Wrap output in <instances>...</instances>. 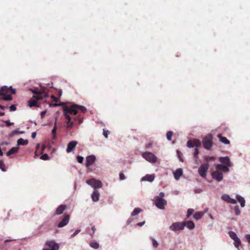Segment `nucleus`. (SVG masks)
<instances>
[{"label": "nucleus", "instance_id": "nucleus-1", "mask_svg": "<svg viewBox=\"0 0 250 250\" xmlns=\"http://www.w3.org/2000/svg\"><path fill=\"white\" fill-rule=\"evenodd\" d=\"M87 111L86 107L83 105H80L77 104H73L70 106H65L63 108V113L66 121L65 127L67 129H71L74 126V121L78 122L79 125L82 124L83 122V117L81 114L73 118V120L70 117V115H77L79 112L85 113Z\"/></svg>", "mask_w": 250, "mask_h": 250}, {"label": "nucleus", "instance_id": "nucleus-2", "mask_svg": "<svg viewBox=\"0 0 250 250\" xmlns=\"http://www.w3.org/2000/svg\"><path fill=\"white\" fill-rule=\"evenodd\" d=\"M32 92L35 94L33 97L28 101V105L30 107H39L37 101L41 100L43 98L48 96V94L44 91H40L36 90L30 89Z\"/></svg>", "mask_w": 250, "mask_h": 250}, {"label": "nucleus", "instance_id": "nucleus-3", "mask_svg": "<svg viewBox=\"0 0 250 250\" xmlns=\"http://www.w3.org/2000/svg\"><path fill=\"white\" fill-rule=\"evenodd\" d=\"M15 93V89H13L11 86L8 87L7 86H3L0 89V100L10 101L12 100L11 95Z\"/></svg>", "mask_w": 250, "mask_h": 250}, {"label": "nucleus", "instance_id": "nucleus-4", "mask_svg": "<svg viewBox=\"0 0 250 250\" xmlns=\"http://www.w3.org/2000/svg\"><path fill=\"white\" fill-rule=\"evenodd\" d=\"M165 194L163 192H161L159 196L155 197V205L156 206L161 209L165 208V206L167 205V201L163 198Z\"/></svg>", "mask_w": 250, "mask_h": 250}, {"label": "nucleus", "instance_id": "nucleus-5", "mask_svg": "<svg viewBox=\"0 0 250 250\" xmlns=\"http://www.w3.org/2000/svg\"><path fill=\"white\" fill-rule=\"evenodd\" d=\"M212 136L210 134L206 135L202 141V143L205 148L209 150L212 146Z\"/></svg>", "mask_w": 250, "mask_h": 250}, {"label": "nucleus", "instance_id": "nucleus-6", "mask_svg": "<svg viewBox=\"0 0 250 250\" xmlns=\"http://www.w3.org/2000/svg\"><path fill=\"white\" fill-rule=\"evenodd\" d=\"M47 248H43L42 250H59V246L54 240H47L45 243Z\"/></svg>", "mask_w": 250, "mask_h": 250}, {"label": "nucleus", "instance_id": "nucleus-7", "mask_svg": "<svg viewBox=\"0 0 250 250\" xmlns=\"http://www.w3.org/2000/svg\"><path fill=\"white\" fill-rule=\"evenodd\" d=\"M86 183L94 188H101L103 186L102 182L101 181L96 180L94 178L87 180Z\"/></svg>", "mask_w": 250, "mask_h": 250}, {"label": "nucleus", "instance_id": "nucleus-8", "mask_svg": "<svg viewBox=\"0 0 250 250\" xmlns=\"http://www.w3.org/2000/svg\"><path fill=\"white\" fill-rule=\"evenodd\" d=\"M186 226L185 222H175L173 223L170 227L169 229L171 230L176 231L179 230L184 229Z\"/></svg>", "mask_w": 250, "mask_h": 250}, {"label": "nucleus", "instance_id": "nucleus-9", "mask_svg": "<svg viewBox=\"0 0 250 250\" xmlns=\"http://www.w3.org/2000/svg\"><path fill=\"white\" fill-rule=\"evenodd\" d=\"M142 156L150 163H154L157 161V157L151 152H145L142 154Z\"/></svg>", "mask_w": 250, "mask_h": 250}, {"label": "nucleus", "instance_id": "nucleus-10", "mask_svg": "<svg viewBox=\"0 0 250 250\" xmlns=\"http://www.w3.org/2000/svg\"><path fill=\"white\" fill-rule=\"evenodd\" d=\"M209 168V165L207 164H202L198 169L199 175L203 178H205L207 176V172Z\"/></svg>", "mask_w": 250, "mask_h": 250}, {"label": "nucleus", "instance_id": "nucleus-11", "mask_svg": "<svg viewBox=\"0 0 250 250\" xmlns=\"http://www.w3.org/2000/svg\"><path fill=\"white\" fill-rule=\"evenodd\" d=\"M201 145V142L198 139L189 140L187 143V146L189 148L193 147H200Z\"/></svg>", "mask_w": 250, "mask_h": 250}, {"label": "nucleus", "instance_id": "nucleus-12", "mask_svg": "<svg viewBox=\"0 0 250 250\" xmlns=\"http://www.w3.org/2000/svg\"><path fill=\"white\" fill-rule=\"evenodd\" d=\"M70 216L68 214H65L63 216L61 221L58 224V228H62L65 226L69 221Z\"/></svg>", "mask_w": 250, "mask_h": 250}, {"label": "nucleus", "instance_id": "nucleus-13", "mask_svg": "<svg viewBox=\"0 0 250 250\" xmlns=\"http://www.w3.org/2000/svg\"><path fill=\"white\" fill-rule=\"evenodd\" d=\"M212 178L216 181L219 182L222 181L223 178V175L222 172H219L218 170H216L212 173Z\"/></svg>", "mask_w": 250, "mask_h": 250}, {"label": "nucleus", "instance_id": "nucleus-14", "mask_svg": "<svg viewBox=\"0 0 250 250\" xmlns=\"http://www.w3.org/2000/svg\"><path fill=\"white\" fill-rule=\"evenodd\" d=\"M77 144L78 142L76 141H72L69 142V143L67 145L66 152L67 153H70V152L73 151Z\"/></svg>", "mask_w": 250, "mask_h": 250}, {"label": "nucleus", "instance_id": "nucleus-15", "mask_svg": "<svg viewBox=\"0 0 250 250\" xmlns=\"http://www.w3.org/2000/svg\"><path fill=\"white\" fill-rule=\"evenodd\" d=\"M96 160V157L94 155H89L86 158L85 166L86 167H89L91 166Z\"/></svg>", "mask_w": 250, "mask_h": 250}, {"label": "nucleus", "instance_id": "nucleus-16", "mask_svg": "<svg viewBox=\"0 0 250 250\" xmlns=\"http://www.w3.org/2000/svg\"><path fill=\"white\" fill-rule=\"evenodd\" d=\"M66 206L65 205H61L56 209L55 215H59L63 212V211L66 209Z\"/></svg>", "mask_w": 250, "mask_h": 250}, {"label": "nucleus", "instance_id": "nucleus-17", "mask_svg": "<svg viewBox=\"0 0 250 250\" xmlns=\"http://www.w3.org/2000/svg\"><path fill=\"white\" fill-rule=\"evenodd\" d=\"M219 161L221 163L223 164L224 165L228 167H230L231 166L230 160L227 156L224 157H220L219 158Z\"/></svg>", "mask_w": 250, "mask_h": 250}, {"label": "nucleus", "instance_id": "nucleus-18", "mask_svg": "<svg viewBox=\"0 0 250 250\" xmlns=\"http://www.w3.org/2000/svg\"><path fill=\"white\" fill-rule=\"evenodd\" d=\"M216 169L217 170H222L225 172H228L229 171V168L228 167L221 164H217L216 166Z\"/></svg>", "mask_w": 250, "mask_h": 250}, {"label": "nucleus", "instance_id": "nucleus-19", "mask_svg": "<svg viewBox=\"0 0 250 250\" xmlns=\"http://www.w3.org/2000/svg\"><path fill=\"white\" fill-rule=\"evenodd\" d=\"M217 137L219 139L220 141L223 144L226 145L230 144L229 141L226 137L222 136L221 134H218Z\"/></svg>", "mask_w": 250, "mask_h": 250}, {"label": "nucleus", "instance_id": "nucleus-20", "mask_svg": "<svg viewBox=\"0 0 250 250\" xmlns=\"http://www.w3.org/2000/svg\"><path fill=\"white\" fill-rule=\"evenodd\" d=\"M183 174V170L182 168H178L176 170V171L174 172V176L176 180H178L181 176Z\"/></svg>", "mask_w": 250, "mask_h": 250}, {"label": "nucleus", "instance_id": "nucleus-21", "mask_svg": "<svg viewBox=\"0 0 250 250\" xmlns=\"http://www.w3.org/2000/svg\"><path fill=\"white\" fill-rule=\"evenodd\" d=\"M155 176L154 175L147 174L142 178V181H147L148 182H152L154 179Z\"/></svg>", "mask_w": 250, "mask_h": 250}, {"label": "nucleus", "instance_id": "nucleus-22", "mask_svg": "<svg viewBox=\"0 0 250 250\" xmlns=\"http://www.w3.org/2000/svg\"><path fill=\"white\" fill-rule=\"evenodd\" d=\"M100 197V194L98 191L95 190L91 196L92 199L94 202H97L99 200Z\"/></svg>", "mask_w": 250, "mask_h": 250}, {"label": "nucleus", "instance_id": "nucleus-23", "mask_svg": "<svg viewBox=\"0 0 250 250\" xmlns=\"http://www.w3.org/2000/svg\"><path fill=\"white\" fill-rule=\"evenodd\" d=\"M57 129V124H56V122H55L54 126V127L52 130V132H51V134H52V140H55L57 139V136H56Z\"/></svg>", "mask_w": 250, "mask_h": 250}, {"label": "nucleus", "instance_id": "nucleus-24", "mask_svg": "<svg viewBox=\"0 0 250 250\" xmlns=\"http://www.w3.org/2000/svg\"><path fill=\"white\" fill-rule=\"evenodd\" d=\"M18 150H19L18 147H13L7 152L6 155L7 156H9L12 154H15L17 152H18Z\"/></svg>", "mask_w": 250, "mask_h": 250}, {"label": "nucleus", "instance_id": "nucleus-25", "mask_svg": "<svg viewBox=\"0 0 250 250\" xmlns=\"http://www.w3.org/2000/svg\"><path fill=\"white\" fill-rule=\"evenodd\" d=\"M236 199L240 202L241 207H244L245 205V200L243 197L240 195H237Z\"/></svg>", "mask_w": 250, "mask_h": 250}, {"label": "nucleus", "instance_id": "nucleus-26", "mask_svg": "<svg viewBox=\"0 0 250 250\" xmlns=\"http://www.w3.org/2000/svg\"><path fill=\"white\" fill-rule=\"evenodd\" d=\"M28 141L27 140H24L22 138L18 139L17 141V144L18 146L20 145H26L28 144Z\"/></svg>", "mask_w": 250, "mask_h": 250}, {"label": "nucleus", "instance_id": "nucleus-27", "mask_svg": "<svg viewBox=\"0 0 250 250\" xmlns=\"http://www.w3.org/2000/svg\"><path fill=\"white\" fill-rule=\"evenodd\" d=\"M204 213L202 212H197L193 215V218L196 220H199L203 216Z\"/></svg>", "mask_w": 250, "mask_h": 250}, {"label": "nucleus", "instance_id": "nucleus-28", "mask_svg": "<svg viewBox=\"0 0 250 250\" xmlns=\"http://www.w3.org/2000/svg\"><path fill=\"white\" fill-rule=\"evenodd\" d=\"M185 224H186V226L189 229H193L195 227L194 224L192 221H188L187 222L185 223Z\"/></svg>", "mask_w": 250, "mask_h": 250}, {"label": "nucleus", "instance_id": "nucleus-29", "mask_svg": "<svg viewBox=\"0 0 250 250\" xmlns=\"http://www.w3.org/2000/svg\"><path fill=\"white\" fill-rule=\"evenodd\" d=\"M142 210L140 208H135L131 213V215L134 216L142 212Z\"/></svg>", "mask_w": 250, "mask_h": 250}, {"label": "nucleus", "instance_id": "nucleus-30", "mask_svg": "<svg viewBox=\"0 0 250 250\" xmlns=\"http://www.w3.org/2000/svg\"><path fill=\"white\" fill-rule=\"evenodd\" d=\"M24 133V131H18L17 130H15L12 131L9 134V136L10 137H13L15 134H23Z\"/></svg>", "mask_w": 250, "mask_h": 250}, {"label": "nucleus", "instance_id": "nucleus-31", "mask_svg": "<svg viewBox=\"0 0 250 250\" xmlns=\"http://www.w3.org/2000/svg\"><path fill=\"white\" fill-rule=\"evenodd\" d=\"M234 240V245L236 248L239 249V247L241 244V241L240 239L238 237L236 239L233 240Z\"/></svg>", "mask_w": 250, "mask_h": 250}, {"label": "nucleus", "instance_id": "nucleus-32", "mask_svg": "<svg viewBox=\"0 0 250 250\" xmlns=\"http://www.w3.org/2000/svg\"><path fill=\"white\" fill-rule=\"evenodd\" d=\"M90 246L91 247L95 249H97L99 248V244L96 242H91L90 243Z\"/></svg>", "mask_w": 250, "mask_h": 250}, {"label": "nucleus", "instance_id": "nucleus-33", "mask_svg": "<svg viewBox=\"0 0 250 250\" xmlns=\"http://www.w3.org/2000/svg\"><path fill=\"white\" fill-rule=\"evenodd\" d=\"M229 234L230 237L233 240H234V239H236L237 238H238L236 234L233 231H229Z\"/></svg>", "mask_w": 250, "mask_h": 250}, {"label": "nucleus", "instance_id": "nucleus-34", "mask_svg": "<svg viewBox=\"0 0 250 250\" xmlns=\"http://www.w3.org/2000/svg\"><path fill=\"white\" fill-rule=\"evenodd\" d=\"M230 198V197H229V196L227 194H224L222 196V200L225 201L228 203H229Z\"/></svg>", "mask_w": 250, "mask_h": 250}, {"label": "nucleus", "instance_id": "nucleus-35", "mask_svg": "<svg viewBox=\"0 0 250 250\" xmlns=\"http://www.w3.org/2000/svg\"><path fill=\"white\" fill-rule=\"evenodd\" d=\"M173 135V132L171 131H169L167 133V138L168 141L171 140V137Z\"/></svg>", "mask_w": 250, "mask_h": 250}, {"label": "nucleus", "instance_id": "nucleus-36", "mask_svg": "<svg viewBox=\"0 0 250 250\" xmlns=\"http://www.w3.org/2000/svg\"><path fill=\"white\" fill-rule=\"evenodd\" d=\"M0 169L2 171H5L6 169L5 168V165L2 160H0Z\"/></svg>", "mask_w": 250, "mask_h": 250}, {"label": "nucleus", "instance_id": "nucleus-37", "mask_svg": "<svg viewBox=\"0 0 250 250\" xmlns=\"http://www.w3.org/2000/svg\"><path fill=\"white\" fill-rule=\"evenodd\" d=\"M150 239H151L152 240V245H153V246L154 247V248H157L159 244H158V243L157 242V241H156L154 238H153L152 237H150Z\"/></svg>", "mask_w": 250, "mask_h": 250}, {"label": "nucleus", "instance_id": "nucleus-38", "mask_svg": "<svg viewBox=\"0 0 250 250\" xmlns=\"http://www.w3.org/2000/svg\"><path fill=\"white\" fill-rule=\"evenodd\" d=\"M199 147H195L194 149V157L196 158L198 157V155L199 154Z\"/></svg>", "mask_w": 250, "mask_h": 250}, {"label": "nucleus", "instance_id": "nucleus-39", "mask_svg": "<svg viewBox=\"0 0 250 250\" xmlns=\"http://www.w3.org/2000/svg\"><path fill=\"white\" fill-rule=\"evenodd\" d=\"M234 210L236 215H238L240 214L241 211L239 208L238 206H235L234 208Z\"/></svg>", "mask_w": 250, "mask_h": 250}, {"label": "nucleus", "instance_id": "nucleus-40", "mask_svg": "<svg viewBox=\"0 0 250 250\" xmlns=\"http://www.w3.org/2000/svg\"><path fill=\"white\" fill-rule=\"evenodd\" d=\"M41 159L43 160H49V158L48 155L47 154L45 153L41 156Z\"/></svg>", "mask_w": 250, "mask_h": 250}, {"label": "nucleus", "instance_id": "nucleus-41", "mask_svg": "<svg viewBox=\"0 0 250 250\" xmlns=\"http://www.w3.org/2000/svg\"><path fill=\"white\" fill-rule=\"evenodd\" d=\"M193 212H194L193 209H191V208L188 209V211H187V218H188L193 213Z\"/></svg>", "mask_w": 250, "mask_h": 250}, {"label": "nucleus", "instance_id": "nucleus-42", "mask_svg": "<svg viewBox=\"0 0 250 250\" xmlns=\"http://www.w3.org/2000/svg\"><path fill=\"white\" fill-rule=\"evenodd\" d=\"M177 154L178 157L179 159V160L181 162H183L184 161V160H183V158L182 157V154H181V153L179 150H177Z\"/></svg>", "mask_w": 250, "mask_h": 250}, {"label": "nucleus", "instance_id": "nucleus-43", "mask_svg": "<svg viewBox=\"0 0 250 250\" xmlns=\"http://www.w3.org/2000/svg\"><path fill=\"white\" fill-rule=\"evenodd\" d=\"M205 160L208 162L210 161H214L215 160V158L214 157H210V156H207L205 158Z\"/></svg>", "mask_w": 250, "mask_h": 250}, {"label": "nucleus", "instance_id": "nucleus-44", "mask_svg": "<svg viewBox=\"0 0 250 250\" xmlns=\"http://www.w3.org/2000/svg\"><path fill=\"white\" fill-rule=\"evenodd\" d=\"M16 104H13L11 105L9 108L10 111H15L16 110L17 108L16 107Z\"/></svg>", "mask_w": 250, "mask_h": 250}, {"label": "nucleus", "instance_id": "nucleus-45", "mask_svg": "<svg viewBox=\"0 0 250 250\" xmlns=\"http://www.w3.org/2000/svg\"><path fill=\"white\" fill-rule=\"evenodd\" d=\"M77 161L79 163L82 164L83 161V158L82 156H78L77 158Z\"/></svg>", "mask_w": 250, "mask_h": 250}, {"label": "nucleus", "instance_id": "nucleus-46", "mask_svg": "<svg viewBox=\"0 0 250 250\" xmlns=\"http://www.w3.org/2000/svg\"><path fill=\"white\" fill-rule=\"evenodd\" d=\"M103 134L104 135V136L105 137V138H107L108 137V135L109 134V131H108V130H105V129H104V131H103Z\"/></svg>", "mask_w": 250, "mask_h": 250}, {"label": "nucleus", "instance_id": "nucleus-47", "mask_svg": "<svg viewBox=\"0 0 250 250\" xmlns=\"http://www.w3.org/2000/svg\"><path fill=\"white\" fill-rule=\"evenodd\" d=\"M236 203H237V202H236V200L231 199V198H230L229 203L235 204Z\"/></svg>", "mask_w": 250, "mask_h": 250}, {"label": "nucleus", "instance_id": "nucleus-48", "mask_svg": "<svg viewBox=\"0 0 250 250\" xmlns=\"http://www.w3.org/2000/svg\"><path fill=\"white\" fill-rule=\"evenodd\" d=\"M119 176L120 180H125V177L123 173H120Z\"/></svg>", "mask_w": 250, "mask_h": 250}, {"label": "nucleus", "instance_id": "nucleus-49", "mask_svg": "<svg viewBox=\"0 0 250 250\" xmlns=\"http://www.w3.org/2000/svg\"><path fill=\"white\" fill-rule=\"evenodd\" d=\"M7 126H10L13 125V123H10L9 121H6L4 122Z\"/></svg>", "mask_w": 250, "mask_h": 250}, {"label": "nucleus", "instance_id": "nucleus-50", "mask_svg": "<svg viewBox=\"0 0 250 250\" xmlns=\"http://www.w3.org/2000/svg\"><path fill=\"white\" fill-rule=\"evenodd\" d=\"M80 232V229H77L74 233L72 235V237H74L75 236H76L77 234H78L79 232Z\"/></svg>", "mask_w": 250, "mask_h": 250}, {"label": "nucleus", "instance_id": "nucleus-51", "mask_svg": "<svg viewBox=\"0 0 250 250\" xmlns=\"http://www.w3.org/2000/svg\"><path fill=\"white\" fill-rule=\"evenodd\" d=\"M245 238L247 239V241L250 244V234H247L245 236Z\"/></svg>", "mask_w": 250, "mask_h": 250}, {"label": "nucleus", "instance_id": "nucleus-52", "mask_svg": "<svg viewBox=\"0 0 250 250\" xmlns=\"http://www.w3.org/2000/svg\"><path fill=\"white\" fill-rule=\"evenodd\" d=\"M45 114H46V111H42L41 112V118L43 119L45 117Z\"/></svg>", "mask_w": 250, "mask_h": 250}, {"label": "nucleus", "instance_id": "nucleus-53", "mask_svg": "<svg viewBox=\"0 0 250 250\" xmlns=\"http://www.w3.org/2000/svg\"><path fill=\"white\" fill-rule=\"evenodd\" d=\"M145 223V221H143L142 222L138 223L136 225L139 227H141L143 226Z\"/></svg>", "mask_w": 250, "mask_h": 250}, {"label": "nucleus", "instance_id": "nucleus-54", "mask_svg": "<svg viewBox=\"0 0 250 250\" xmlns=\"http://www.w3.org/2000/svg\"><path fill=\"white\" fill-rule=\"evenodd\" d=\"M36 132H33L32 134H31V137L32 139H35L36 137Z\"/></svg>", "mask_w": 250, "mask_h": 250}, {"label": "nucleus", "instance_id": "nucleus-55", "mask_svg": "<svg viewBox=\"0 0 250 250\" xmlns=\"http://www.w3.org/2000/svg\"><path fill=\"white\" fill-rule=\"evenodd\" d=\"M91 229H92V233H90V235H92V234H93L95 233V231L96 230V228H95V227L94 226H93V227H92L91 228Z\"/></svg>", "mask_w": 250, "mask_h": 250}, {"label": "nucleus", "instance_id": "nucleus-56", "mask_svg": "<svg viewBox=\"0 0 250 250\" xmlns=\"http://www.w3.org/2000/svg\"><path fill=\"white\" fill-rule=\"evenodd\" d=\"M8 107V106H4L0 105V108L1 110H4V109L7 108Z\"/></svg>", "mask_w": 250, "mask_h": 250}, {"label": "nucleus", "instance_id": "nucleus-57", "mask_svg": "<svg viewBox=\"0 0 250 250\" xmlns=\"http://www.w3.org/2000/svg\"><path fill=\"white\" fill-rule=\"evenodd\" d=\"M51 98L54 100V101H57V98L55 96L52 95Z\"/></svg>", "mask_w": 250, "mask_h": 250}, {"label": "nucleus", "instance_id": "nucleus-58", "mask_svg": "<svg viewBox=\"0 0 250 250\" xmlns=\"http://www.w3.org/2000/svg\"><path fill=\"white\" fill-rule=\"evenodd\" d=\"M3 154L2 151H1V148L0 147V156H2Z\"/></svg>", "mask_w": 250, "mask_h": 250}, {"label": "nucleus", "instance_id": "nucleus-59", "mask_svg": "<svg viewBox=\"0 0 250 250\" xmlns=\"http://www.w3.org/2000/svg\"><path fill=\"white\" fill-rule=\"evenodd\" d=\"M4 115V113L3 112H0V116H2Z\"/></svg>", "mask_w": 250, "mask_h": 250}, {"label": "nucleus", "instance_id": "nucleus-60", "mask_svg": "<svg viewBox=\"0 0 250 250\" xmlns=\"http://www.w3.org/2000/svg\"><path fill=\"white\" fill-rule=\"evenodd\" d=\"M39 146H40L39 144H38V145H37V148H38V147H39Z\"/></svg>", "mask_w": 250, "mask_h": 250}, {"label": "nucleus", "instance_id": "nucleus-61", "mask_svg": "<svg viewBox=\"0 0 250 250\" xmlns=\"http://www.w3.org/2000/svg\"><path fill=\"white\" fill-rule=\"evenodd\" d=\"M130 222V221H129V220L127 221V223L129 224Z\"/></svg>", "mask_w": 250, "mask_h": 250}, {"label": "nucleus", "instance_id": "nucleus-62", "mask_svg": "<svg viewBox=\"0 0 250 250\" xmlns=\"http://www.w3.org/2000/svg\"><path fill=\"white\" fill-rule=\"evenodd\" d=\"M238 250H240L239 249H238Z\"/></svg>", "mask_w": 250, "mask_h": 250}]
</instances>
